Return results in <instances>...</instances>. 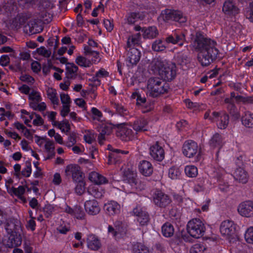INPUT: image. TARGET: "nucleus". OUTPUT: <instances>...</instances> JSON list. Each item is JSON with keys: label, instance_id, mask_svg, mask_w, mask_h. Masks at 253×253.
<instances>
[{"label": "nucleus", "instance_id": "obj_1", "mask_svg": "<svg viewBox=\"0 0 253 253\" xmlns=\"http://www.w3.org/2000/svg\"><path fill=\"white\" fill-rule=\"evenodd\" d=\"M191 44L195 50L198 52L197 59L203 67L210 65L218 54L216 42L206 38L201 32L196 33Z\"/></svg>", "mask_w": 253, "mask_h": 253}, {"label": "nucleus", "instance_id": "obj_2", "mask_svg": "<svg viewBox=\"0 0 253 253\" xmlns=\"http://www.w3.org/2000/svg\"><path fill=\"white\" fill-rule=\"evenodd\" d=\"M147 93L153 97H157L167 93L169 89V84L159 78H151L147 84Z\"/></svg>", "mask_w": 253, "mask_h": 253}, {"label": "nucleus", "instance_id": "obj_44", "mask_svg": "<svg viewBox=\"0 0 253 253\" xmlns=\"http://www.w3.org/2000/svg\"><path fill=\"white\" fill-rule=\"evenodd\" d=\"M126 176V177L128 181L131 184H136L137 183L136 180V172L134 170H130L128 169L125 173Z\"/></svg>", "mask_w": 253, "mask_h": 253}, {"label": "nucleus", "instance_id": "obj_57", "mask_svg": "<svg viewBox=\"0 0 253 253\" xmlns=\"http://www.w3.org/2000/svg\"><path fill=\"white\" fill-rule=\"evenodd\" d=\"M137 17V14L136 13H130L127 17V22L129 24H134Z\"/></svg>", "mask_w": 253, "mask_h": 253}, {"label": "nucleus", "instance_id": "obj_17", "mask_svg": "<svg viewBox=\"0 0 253 253\" xmlns=\"http://www.w3.org/2000/svg\"><path fill=\"white\" fill-rule=\"evenodd\" d=\"M104 210L109 216H115L121 212V205L114 201H109L105 204Z\"/></svg>", "mask_w": 253, "mask_h": 253}, {"label": "nucleus", "instance_id": "obj_25", "mask_svg": "<svg viewBox=\"0 0 253 253\" xmlns=\"http://www.w3.org/2000/svg\"><path fill=\"white\" fill-rule=\"evenodd\" d=\"M148 124V121L145 118H139L133 122V128L136 132L147 131Z\"/></svg>", "mask_w": 253, "mask_h": 253}, {"label": "nucleus", "instance_id": "obj_12", "mask_svg": "<svg viewBox=\"0 0 253 253\" xmlns=\"http://www.w3.org/2000/svg\"><path fill=\"white\" fill-rule=\"evenodd\" d=\"M238 213L242 216H253V201H246L240 203L237 209Z\"/></svg>", "mask_w": 253, "mask_h": 253}, {"label": "nucleus", "instance_id": "obj_48", "mask_svg": "<svg viewBox=\"0 0 253 253\" xmlns=\"http://www.w3.org/2000/svg\"><path fill=\"white\" fill-rule=\"evenodd\" d=\"M77 184L75 190V192L79 195H82L84 192L85 183L83 180L77 182Z\"/></svg>", "mask_w": 253, "mask_h": 253}, {"label": "nucleus", "instance_id": "obj_35", "mask_svg": "<svg viewBox=\"0 0 253 253\" xmlns=\"http://www.w3.org/2000/svg\"><path fill=\"white\" fill-rule=\"evenodd\" d=\"M166 43V42L161 39L157 40L152 44V49L155 51H164L167 47Z\"/></svg>", "mask_w": 253, "mask_h": 253}, {"label": "nucleus", "instance_id": "obj_36", "mask_svg": "<svg viewBox=\"0 0 253 253\" xmlns=\"http://www.w3.org/2000/svg\"><path fill=\"white\" fill-rule=\"evenodd\" d=\"M112 107L116 110L117 113L120 115L126 116L128 114V110L122 104L116 102H112Z\"/></svg>", "mask_w": 253, "mask_h": 253}, {"label": "nucleus", "instance_id": "obj_22", "mask_svg": "<svg viewBox=\"0 0 253 253\" xmlns=\"http://www.w3.org/2000/svg\"><path fill=\"white\" fill-rule=\"evenodd\" d=\"M139 172L145 176L151 175L153 171V168L150 162L147 161H141L138 165Z\"/></svg>", "mask_w": 253, "mask_h": 253}, {"label": "nucleus", "instance_id": "obj_63", "mask_svg": "<svg viewBox=\"0 0 253 253\" xmlns=\"http://www.w3.org/2000/svg\"><path fill=\"white\" fill-rule=\"evenodd\" d=\"M108 72L104 69H101L95 74L97 78H104L108 76Z\"/></svg>", "mask_w": 253, "mask_h": 253}, {"label": "nucleus", "instance_id": "obj_21", "mask_svg": "<svg viewBox=\"0 0 253 253\" xmlns=\"http://www.w3.org/2000/svg\"><path fill=\"white\" fill-rule=\"evenodd\" d=\"M222 11L225 14L229 15H235L239 13V9L234 2L230 0L224 2Z\"/></svg>", "mask_w": 253, "mask_h": 253}, {"label": "nucleus", "instance_id": "obj_29", "mask_svg": "<svg viewBox=\"0 0 253 253\" xmlns=\"http://www.w3.org/2000/svg\"><path fill=\"white\" fill-rule=\"evenodd\" d=\"M44 149L47 153V157L46 159H51L55 156L54 144V142L49 139L46 140L44 144Z\"/></svg>", "mask_w": 253, "mask_h": 253}, {"label": "nucleus", "instance_id": "obj_27", "mask_svg": "<svg viewBox=\"0 0 253 253\" xmlns=\"http://www.w3.org/2000/svg\"><path fill=\"white\" fill-rule=\"evenodd\" d=\"M88 178L91 181L98 185L105 184L108 182V180L104 176L95 171L90 172Z\"/></svg>", "mask_w": 253, "mask_h": 253}, {"label": "nucleus", "instance_id": "obj_62", "mask_svg": "<svg viewBox=\"0 0 253 253\" xmlns=\"http://www.w3.org/2000/svg\"><path fill=\"white\" fill-rule=\"evenodd\" d=\"M104 25L107 31L111 32L113 30L114 25L110 20L108 19L104 20Z\"/></svg>", "mask_w": 253, "mask_h": 253}, {"label": "nucleus", "instance_id": "obj_54", "mask_svg": "<svg viewBox=\"0 0 253 253\" xmlns=\"http://www.w3.org/2000/svg\"><path fill=\"white\" fill-rule=\"evenodd\" d=\"M54 210V207L51 205H45L43 209L44 214L47 218L51 216Z\"/></svg>", "mask_w": 253, "mask_h": 253}, {"label": "nucleus", "instance_id": "obj_37", "mask_svg": "<svg viewBox=\"0 0 253 253\" xmlns=\"http://www.w3.org/2000/svg\"><path fill=\"white\" fill-rule=\"evenodd\" d=\"M66 70L68 77L69 78H73L77 75L78 67L74 63H68Z\"/></svg>", "mask_w": 253, "mask_h": 253}, {"label": "nucleus", "instance_id": "obj_58", "mask_svg": "<svg viewBox=\"0 0 253 253\" xmlns=\"http://www.w3.org/2000/svg\"><path fill=\"white\" fill-rule=\"evenodd\" d=\"M32 169L31 165H27L24 168L22 171V174L25 177H29L31 174Z\"/></svg>", "mask_w": 253, "mask_h": 253}, {"label": "nucleus", "instance_id": "obj_5", "mask_svg": "<svg viewBox=\"0 0 253 253\" xmlns=\"http://www.w3.org/2000/svg\"><path fill=\"white\" fill-rule=\"evenodd\" d=\"M220 232L226 239L231 241L236 235V227L232 221L226 220L222 221L220 226Z\"/></svg>", "mask_w": 253, "mask_h": 253}, {"label": "nucleus", "instance_id": "obj_47", "mask_svg": "<svg viewBox=\"0 0 253 253\" xmlns=\"http://www.w3.org/2000/svg\"><path fill=\"white\" fill-rule=\"evenodd\" d=\"M245 238L248 243L253 244V226L248 228L245 234Z\"/></svg>", "mask_w": 253, "mask_h": 253}, {"label": "nucleus", "instance_id": "obj_49", "mask_svg": "<svg viewBox=\"0 0 253 253\" xmlns=\"http://www.w3.org/2000/svg\"><path fill=\"white\" fill-rule=\"evenodd\" d=\"M58 127L63 132H68L70 129V124L68 121L66 120L58 123Z\"/></svg>", "mask_w": 253, "mask_h": 253}, {"label": "nucleus", "instance_id": "obj_14", "mask_svg": "<svg viewBox=\"0 0 253 253\" xmlns=\"http://www.w3.org/2000/svg\"><path fill=\"white\" fill-rule=\"evenodd\" d=\"M134 215L137 217V220L140 225L144 226L148 224L149 221V215L148 212L140 206H137L133 210Z\"/></svg>", "mask_w": 253, "mask_h": 253}, {"label": "nucleus", "instance_id": "obj_32", "mask_svg": "<svg viewBox=\"0 0 253 253\" xmlns=\"http://www.w3.org/2000/svg\"><path fill=\"white\" fill-rule=\"evenodd\" d=\"M87 192L89 194L95 198H101L104 194V192L96 186H90L88 188Z\"/></svg>", "mask_w": 253, "mask_h": 253}, {"label": "nucleus", "instance_id": "obj_7", "mask_svg": "<svg viewBox=\"0 0 253 253\" xmlns=\"http://www.w3.org/2000/svg\"><path fill=\"white\" fill-rule=\"evenodd\" d=\"M159 73L162 78L165 80H171L176 76V70L175 64L172 63H166L159 69Z\"/></svg>", "mask_w": 253, "mask_h": 253}, {"label": "nucleus", "instance_id": "obj_10", "mask_svg": "<svg viewBox=\"0 0 253 253\" xmlns=\"http://www.w3.org/2000/svg\"><path fill=\"white\" fill-rule=\"evenodd\" d=\"M153 202L160 208H166L171 202L169 197L161 191H157L153 195Z\"/></svg>", "mask_w": 253, "mask_h": 253}, {"label": "nucleus", "instance_id": "obj_24", "mask_svg": "<svg viewBox=\"0 0 253 253\" xmlns=\"http://www.w3.org/2000/svg\"><path fill=\"white\" fill-rule=\"evenodd\" d=\"M233 176L235 180L243 184L246 183L249 179L248 172L242 168L236 169L234 172Z\"/></svg>", "mask_w": 253, "mask_h": 253}, {"label": "nucleus", "instance_id": "obj_19", "mask_svg": "<svg viewBox=\"0 0 253 253\" xmlns=\"http://www.w3.org/2000/svg\"><path fill=\"white\" fill-rule=\"evenodd\" d=\"M22 239L20 235L16 234H10L7 239L3 241V245L7 248H12L21 245Z\"/></svg>", "mask_w": 253, "mask_h": 253}, {"label": "nucleus", "instance_id": "obj_30", "mask_svg": "<svg viewBox=\"0 0 253 253\" xmlns=\"http://www.w3.org/2000/svg\"><path fill=\"white\" fill-rule=\"evenodd\" d=\"M46 94L47 98L50 100L52 104L56 106L59 105V99L56 89L51 87L47 88Z\"/></svg>", "mask_w": 253, "mask_h": 253}, {"label": "nucleus", "instance_id": "obj_34", "mask_svg": "<svg viewBox=\"0 0 253 253\" xmlns=\"http://www.w3.org/2000/svg\"><path fill=\"white\" fill-rule=\"evenodd\" d=\"M75 62L79 66L85 68L90 67L92 64L91 61L89 59L81 55H79L77 57Z\"/></svg>", "mask_w": 253, "mask_h": 253}, {"label": "nucleus", "instance_id": "obj_42", "mask_svg": "<svg viewBox=\"0 0 253 253\" xmlns=\"http://www.w3.org/2000/svg\"><path fill=\"white\" fill-rule=\"evenodd\" d=\"M184 170L186 175L188 177H195L198 175V169L194 166H187Z\"/></svg>", "mask_w": 253, "mask_h": 253}, {"label": "nucleus", "instance_id": "obj_23", "mask_svg": "<svg viewBox=\"0 0 253 253\" xmlns=\"http://www.w3.org/2000/svg\"><path fill=\"white\" fill-rule=\"evenodd\" d=\"M87 247L93 251H97L101 247V243L99 238L94 234H89L86 239Z\"/></svg>", "mask_w": 253, "mask_h": 253}, {"label": "nucleus", "instance_id": "obj_52", "mask_svg": "<svg viewBox=\"0 0 253 253\" xmlns=\"http://www.w3.org/2000/svg\"><path fill=\"white\" fill-rule=\"evenodd\" d=\"M112 126L110 125H106L100 128V132L103 135L108 136L112 132Z\"/></svg>", "mask_w": 253, "mask_h": 253}, {"label": "nucleus", "instance_id": "obj_15", "mask_svg": "<svg viewBox=\"0 0 253 253\" xmlns=\"http://www.w3.org/2000/svg\"><path fill=\"white\" fill-rule=\"evenodd\" d=\"M149 154L151 157L156 161H161L165 158L164 150L158 142L150 146Z\"/></svg>", "mask_w": 253, "mask_h": 253}, {"label": "nucleus", "instance_id": "obj_46", "mask_svg": "<svg viewBox=\"0 0 253 253\" xmlns=\"http://www.w3.org/2000/svg\"><path fill=\"white\" fill-rule=\"evenodd\" d=\"M174 34L176 44H178L180 46H182L185 40L184 34L182 32L174 33Z\"/></svg>", "mask_w": 253, "mask_h": 253}, {"label": "nucleus", "instance_id": "obj_56", "mask_svg": "<svg viewBox=\"0 0 253 253\" xmlns=\"http://www.w3.org/2000/svg\"><path fill=\"white\" fill-rule=\"evenodd\" d=\"M76 143V136L74 134H70L68 138V141L66 142V146L68 147L73 146Z\"/></svg>", "mask_w": 253, "mask_h": 253}, {"label": "nucleus", "instance_id": "obj_59", "mask_svg": "<svg viewBox=\"0 0 253 253\" xmlns=\"http://www.w3.org/2000/svg\"><path fill=\"white\" fill-rule=\"evenodd\" d=\"M33 123L35 126H42L43 124V120L39 115L36 114H35V119H34Z\"/></svg>", "mask_w": 253, "mask_h": 253}, {"label": "nucleus", "instance_id": "obj_51", "mask_svg": "<svg viewBox=\"0 0 253 253\" xmlns=\"http://www.w3.org/2000/svg\"><path fill=\"white\" fill-rule=\"evenodd\" d=\"M60 97L62 105H70L71 103V100L68 94H65L64 93H61Z\"/></svg>", "mask_w": 253, "mask_h": 253}, {"label": "nucleus", "instance_id": "obj_8", "mask_svg": "<svg viewBox=\"0 0 253 253\" xmlns=\"http://www.w3.org/2000/svg\"><path fill=\"white\" fill-rule=\"evenodd\" d=\"M183 153L188 158H193L197 155L199 156L200 153V149L198 144L191 140L186 141L183 145Z\"/></svg>", "mask_w": 253, "mask_h": 253}, {"label": "nucleus", "instance_id": "obj_6", "mask_svg": "<svg viewBox=\"0 0 253 253\" xmlns=\"http://www.w3.org/2000/svg\"><path fill=\"white\" fill-rule=\"evenodd\" d=\"M162 16L166 21H175L179 23H184L187 21L186 17L183 13L177 10L167 9L162 11Z\"/></svg>", "mask_w": 253, "mask_h": 253}, {"label": "nucleus", "instance_id": "obj_45", "mask_svg": "<svg viewBox=\"0 0 253 253\" xmlns=\"http://www.w3.org/2000/svg\"><path fill=\"white\" fill-rule=\"evenodd\" d=\"M85 213L81 207H76L74 208V212L73 216L79 219H84Z\"/></svg>", "mask_w": 253, "mask_h": 253}, {"label": "nucleus", "instance_id": "obj_55", "mask_svg": "<svg viewBox=\"0 0 253 253\" xmlns=\"http://www.w3.org/2000/svg\"><path fill=\"white\" fill-rule=\"evenodd\" d=\"M28 25L29 27L30 32L31 34L36 33V30H35V28L38 27L37 22L35 20H30L28 23Z\"/></svg>", "mask_w": 253, "mask_h": 253}, {"label": "nucleus", "instance_id": "obj_40", "mask_svg": "<svg viewBox=\"0 0 253 253\" xmlns=\"http://www.w3.org/2000/svg\"><path fill=\"white\" fill-rule=\"evenodd\" d=\"M140 34L139 33L129 36L127 41V47L131 48L136 44L139 43Z\"/></svg>", "mask_w": 253, "mask_h": 253}, {"label": "nucleus", "instance_id": "obj_39", "mask_svg": "<svg viewBox=\"0 0 253 253\" xmlns=\"http://www.w3.org/2000/svg\"><path fill=\"white\" fill-rule=\"evenodd\" d=\"M27 20V15L22 14L16 17L13 21V26L16 29H19L21 26L24 25Z\"/></svg>", "mask_w": 253, "mask_h": 253}, {"label": "nucleus", "instance_id": "obj_26", "mask_svg": "<svg viewBox=\"0 0 253 253\" xmlns=\"http://www.w3.org/2000/svg\"><path fill=\"white\" fill-rule=\"evenodd\" d=\"M242 124L246 127H253V113L250 111L244 112L242 116Z\"/></svg>", "mask_w": 253, "mask_h": 253}, {"label": "nucleus", "instance_id": "obj_9", "mask_svg": "<svg viewBox=\"0 0 253 253\" xmlns=\"http://www.w3.org/2000/svg\"><path fill=\"white\" fill-rule=\"evenodd\" d=\"M66 176L71 177L74 182H77L83 180V172L81 168L76 164H70L66 166L65 169Z\"/></svg>", "mask_w": 253, "mask_h": 253}, {"label": "nucleus", "instance_id": "obj_4", "mask_svg": "<svg viewBox=\"0 0 253 253\" xmlns=\"http://www.w3.org/2000/svg\"><path fill=\"white\" fill-rule=\"evenodd\" d=\"M30 100V106L34 110L43 111L46 109V106L44 102H41L42 98L40 92L32 90L28 95Z\"/></svg>", "mask_w": 253, "mask_h": 253}, {"label": "nucleus", "instance_id": "obj_3", "mask_svg": "<svg viewBox=\"0 0 253 253\" xmlns=\"http://www.w3.org/2000/svg\"><path fill=\"white\" fill-rule=\"evenodd\" d=\"M188 233L193 237L199 238L204 235L206 228L204 224L199 218H193L187 225Z\"/></svg>", "mask_w": 253, "mask_h": 253}, {"label": "nucleus", "instance_id": "obj_38", "mask_svg": "<svg viewBox=\"0 0 253 253\" xmlns=\"http://www.w3.org/2000/svg\"><path fill=\"white\" fill-rule=\"evenodd\" d=\"M168 175L171 179H177L181 175V171L178 167L173 166L169 169Z\"/></svg>", "mask_w": 253, "mask_h": 253}, {"label": "nucleus", "instance_id": "obj_60", "mask_svg": "<svg viewBox=\"0 0 253 253\" xmlns=\"http://www.w3.org/2000/svg\"><path fill=\"white\" fill-rule=\"evenodd\" d=\"M84 141L88 144H91L94 140L95 137L93 134L87 133L84 136Z\"/></svg>", "mask_w": 253, "mask_h": 253}, {"label": "nucleus", "instance_id": "obj_43", "mask_svg": "<svg viewBox=\"0 0 253 253\" xmlns=\"http://www.w3.org/2000/svg\"><path fill=\"white\" fill-rule=\"evenodd\" d=\"M207 248L203 244L194 245L190 249V253H206Z\"/></svg>", "mask_w": 253, "mask_h": 253}, {"label": "nucleus", "instance_id": "obj_11", "mask_svg": "<svg viewBox=\"0 0 253 253\" xmlns=\"http://www.w3.org/2000/svg\"><path fill=\"white\" fill-rule=\"evenodd\" d=\"M134 135L132 129L126 125H120L117 127L116 135L123 141H127L131 140Z\"/></svg>", "mask_w": 253, "mask_h": 253}, {"label": "nucleus", "instance_id": "obj_20", "mask_svg": "<svg viewBox=\"0 0 253 253\" xmlns=\"http://www.w3.org/2000/svg\"><path fill=\"white\" fill-rule=\"evenodd\" d=\"M108 149L111 151L109 155L108 163L112 164L114 163L115 160L118 158H121L122 156L128 154L129 152L114 148L111 145H108Z\"/></svg>", "mask_w": 253, "mask_h": 253}, {"label": "nucleus", "instance_id": "obj_41", "mask_svg": "<svg viewBox=\"0 0 253 253\" xmlns=\"http://www.w3.org/2000/svg\"><path fill=\"white\" fill-rule=\"evenodd\" d=\"M133 253H150L149 249L141 243H136L133 246Z\"/></svg>", "mask_w": 253, "mask_h": 253}, {"label": "nucleus", "instance_id": "obj_61", "mask_svg": "<svg viewBox=\"0 0 253 253\" xmlns=\"http://www.w3.org/2000/svg\"><path fill=\"white\" fill-rule=\"evenodd\" d=\"M9 57L7 55H3L0 57V64L3 66H6L9 63Z\"/></svg>", "mask_w": 253, "mask_h": 253}, {"label": "nucleus", "instance_id": "obj_33", "mask_svg": "<svg viewBox=\"0 0 253 253\" xmlns=\"http://www.w3.org/2000/svg\"><path fill=\"white\" fill-rule=\"evenodd\" d=\"M210 144L213 148L221 147L223 144L221 136L218 133L214 134L210 141Z\"/></svg>", "mask_w": 253, "mask_h": 253}, {"label": "nucleus", "instance_id": "obj_50", "mask_svg": "<svg viewBox=\"0 0 253 253\" xmlns=\"http://www.w3.org/2000/svg\"><path fill=\"white\" fill-rule=\"evenodd\" d=\"M10 193H13L18 197H21L25 193V189L23 186H19L17 188H11Z\"/></svg>", "mask_w": 253, "mask_h": 253}, {"label": "nucleus", "instance_id": "obj_28", "mask_svg": "<svg viewBox=\"0 0 253 253\" xmlns=\"http://www.w3.org/2000/svg\"><path fill=\"white\" fill-rule=\"evenodd\" d=\"M143 37L146 39H154L158 36L159 32L155 26H151L143 30Z\"/></svg>", "mask_w": 253, "mask_h": 253}, {"label": "nucleus", "instance_id": "obj_64", "mask_svg": "<svg viewBox=\"0 0 253 253\" xmlns=\"http://www.w3.org/2000/svg\"><path fill=\"white\" fill-rule=\"evenodd\" d=\"M245 16L251 22H253V10L251 8H247L245 12Z\"/></svg>", "mask_w": 253, "mask_h": 253}, {"label": "nucleus", "instance_id": "obj_31", "mask_svg": "<svg viewBox=\"0 0 253 253\" xmlns=\"http://www.w3.org/2000/svg\"><path fill=\"white\" fill-rule=\"evenodd\" d=\"M162 232L165 237H170L174 234V229L171 223L167 222L162 226Z\"/></svg>", "mask_w": 253, "mask_h": 253}, {"label": "nucleus", "instance_id": "obj_16", "mask_svg": "<svg viewBox=\"0 0 253 253\" xmlns=\"http://www.w3.org/2000/svg\"><path fill=\"white\" fill-rule=\"evenodd\" d=\"M141 52L137 48H130L127 51L126 55V61L128 66L136 65L140 60Z\"/></svg>", "mask_w": 253, "mask_h": 253}, {"label": "nucleus", "instance_id": "obj_53", "mask_svg": "<svg viewBox=\"0 0 253 253\" xmlns=\"http://www.w3.org/2000/svg\"><path fill=\"white\" fill-rule=\"evenodd\" d=\"M37 51L39 55H42L46 58L49 57L51 55L50 50L46 49L43 46L37 48Z\"/></svg>", "mask_w": 253, "mask_h": 253}, {"label": "nucleus", "instance_id": "obj_13", "mask_svg": "<svg viewBox=\"0 0 253 253\" xmlns=\"http://www.w3.org/2000/svg\"><path fill=\"white\" fill-rule=\"evenodd\" d=\"M212 120L216 122L219 128L225 129L229 123V116L224 112H213L212 113Z\"/></svg>", "mask_w": 253, "mask_h": 253}, {"label": "nucleus", "instance_id": "obj_18", "mask_svg": "<svg viewBox=\"0 0 253 253\" xmlns=\"http://www.w3.org/2000/svg\"><path fill=\"white\" fill-rule=\"evenodd\" d=\"M84 206L86 212L90 215H96L101 210L98 203L95 200L86 201L84 203Z\"/></svg>", "mask_w": 253, "mask_h": 253}]
</instances>
